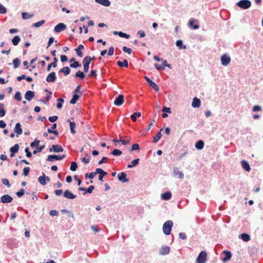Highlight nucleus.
Here are the masks:
<instances>
[{"instance_id": "32", "label": "nucleus", "mask_w": 263, "mask_h": 263, "mask_svg": "<svg viewBox=\"0 0 263 263\" xmlns=\"http://www.w3.org/2000/svg\"><path fill=\"white\" fill-rule=\"evenodd\" d=\"M117 64L120 67H127L128 66V61L126 59L124 60L123 62H121L120 61H117Z\"/></svg>"}, {"instance_id": "12", "label": "nucleus", "mask_w": 263, "mask_h": 263, "mask_svg": "<svg viewBox=\"0 0 263 263\" xmlns=\"http://www.w3.org/2000/svg\"><path fill=\"white\" fill-rule=\"evenodd\" d=\"M13 200L12 197L9 195H4L0 198V202L3 203H10Z\"/></svg>"}, {"instance_id": "7", "label": "nucleus", "mask_w": 263, "mask_h": 263, "mask_svg": "<svg viewBox=\"0 0 263 263\" xmlns=\"http://www.w3.org/2000/svg\"><path fill=\"white\" fill-rule=\"evenodd\" d=\"M91 62V59L90 58L88 59L87 58H84V59L83 60L82 64L83 66V69L84 72H87L89 70V65Z\"/></svg>"}, {"instance_id": "15", "label": "nucleus", "mask_w": 263, "mask_h": 263, "mask_svg": "<svg viewBox=\"0 0 263 263\" xmlns=\"http://www.w3.org/2000/svg\"><path fill=\"white\" fill-rule=\"evenodd\" d=\"M170 248L167 246H164L161 247L159 251V253L161 255H166L170 253Z\"/></svg>"}, {"instance_id": "33", "label": "nucleus", "mask_w": 263, "mask_h": 263, "mask_svg": "<svg viewBox=\"0 0 263 263\" xmlns=\"http://www.w3.org/2000/svg\"><path fill=\"white\" fill-rule=\"evenodd\" d=\"M38 181L42 185H45L47 184V182L45 180V173L44 172H42V176L38 178Z\"/></svg>"}, {"instance_id": "45", "label": "nucleus", "mask_w": 263, "mask_h": 263, "mask_svg": "<svg viewBox=\"0 0 263 263\" xmlns=\"http://www.w3.org/2000/svg\"><path fill=\"white\" fill-rule=\"evenodd\" d=\"M40 143V140H38L37 138H35L34 141L30 143V146L32 148H36L37 147Z\"/></svg>"}, {"instance_id": "5", "label": "nucleus", "mask_w": 263, "mask_h": 263, "mask_svg": "<svg viewBox=\"0 0 263 263\" xmlns=\"http://www.w3.org/2000/svg\"><path fill=\"white\" fill-rule=\"evenodd\" d=\"M64 151V148L62 146L59 144H54L52 145L51 147L49 148V152H54V153H60Z\"/></svg>"}, {"instance_id": "43", "label": "nucleus", "mask_w": 263, "mask_h": 263, "mask_svg": "<svg viewBox=\"0 0 263 263\" xmlns=\"http://www.w3.org/2000/svg\"><path fill=\"white\" fill-rule=\"evenodd\" d=\"M4 107V104L3 103H0V117H3L6 115V110Z\"/></svg>"}, {"instance_id": "46", "label": "nucleus", "mask_w": 263, "mask_h": 263, "mask_svg": "<svg viewBox=\"0 0 263 263\" xmlns=\"http://www.w3.org/2000/svg\"><path fill=\"white\" fill-rule=\"evenodd\" d=\"M45 147V145H41L40 146H38L37 147H36V149L33 151V154L35 155L37 153L41 152L43 149H44Z\"/></svg>"}, {"instance_id": "34", "label": "nucleus", "mask_w": 263, "mask_h": 263, "mask_svg": "<svg viewBox=\"0 0 263 263\" xmlns=\"http://www.w3.org/2000/svg\"><path fill=\"white\" fill-rule=\"evenodd\" d=\"M80 96L79 94H73L72 95V99L70 101V103L71 104H74L76 103L77 101L79 99Z\"/></svg>"}, {"instance_id": "60", "label": "nucleus", "mask_w": 263, "mask_h": 263, "mask_svg": "<svg viewBox=\"0 0 263 263\" xmlns=\"http://www.w3.org/2000/svg\"><path fill=\"white\" fill-rule=\"evenodd\" d=\"M30 167H26L23 169V175L24 176H27L29 175L30 172Z\"/></svg>"}, {"instance_id": "64", "label": "nucleus", "mask_w": 263, "mask_h": 263, "mask_svg": "<svg viewBox=\"0 0 263 263\" xmlns=\"http://www.w3.org/2000/svg\"><path fill=\"white\" fill-rule=\"evenodd\" d=\"M2 183L7 186V187H10L11 185L9 183V181L7 179H2Z\"/></svg>"}, {"instance_id": "14", "label": "nucleus", "mask_w": 263, "mask_h": 263, "mask_svg": "<svg viewBox=\"0 0 263 263\" xmlns=\"http://www.w3.org/2000/svg\"><path fill=\"white\" fill-rule=\"evenodd\" d=\"M56 79L57 76L55 72L54 71H52L48 74L46 77V81L48 83H53L55 81Z\"/></svg>"}, {"instance_id": "58", "label": "nucleus", "mask_w": 263, "mask_h": 263, "mask_svg": "<svg viewBox=\"0 0 263 263\" xmlns=\"http://www.w3.org/2000/svg\"><path fill=\"white\" fill-rule=\"evenodd\" d=\"M122 50L124 52L127 53L129 54H131L132 52V49L126 46H123L122 48Z\"/></svg>"}, {"instance_id": "2", "label": "nucleus", "mask_w": 263, "mask_h": 263, "mask_svg": "<svg viewBox=\"0 0 263 263\" xmlns=\"http://www.w3.org/2000/svg\"><path fill=\"white\" fill-rule=\"evenodd\" d=\"M207 260V253L205 251H201L196 258V263H205Z\"/></svg>"}, {"instance_id": "28", "label": "nucleus", "mask_w": 263, "mask_h": 263, "mask_svg": "<svg viewBox=\"0 0 263 263\" xmlns=\"http://www.w3.org/2000/svg\"><path fill=\"white\" fill-rule=\"evenodd\" d=\"M53 60H54V61L52 63L48 64V65L47 67V71H50L51 70V68L52 67L55 68L57 66V63L58 61V59L56 57H54Z\"/></svg>"}, {"instance_id": "53", "label": "nucleus", "mask_w": 263, "mask_h": 263, "mask_svg": "<svg viewBox=\"0 0 263 263\" xmlns=\"http://www.w3.org/2000/svg\"><path fill=\"white\" fill-rule=\"evenodd\" d=\"M182 153L180 154V156L178 157L179 160H181L184 156H185L188 153V151L187 149H182L181 150Z\"/></svg>"}, {"instance_id": "38", "label": "nucleus", "mask_w": 263, "mask_h": 263, "mask_svg": "<svg viewBox=\"0 0 263 263\" xmlns=\"http://www.w3.org/2000/svg\"><path fill=\"white\" fill-rule=\"evenodd\" d=\"M13 65V68L16 69L20 66L21 63V60L18 58H15L13 60L12 62Z\"/></svg>"}, {"instance_id": "8", "label": "nucleus", "mask_w": 263, "mask_h": 263, "mask_svg": "<svg viewBox=\"0 0 263 263\" xmlns=\"http://www.w3.org/2000/svg\"><path fill=\"white\" fill-rule=\"evenodd\" d=\"M146 81L148 83L151 87H152L157 92L159 91V86L152 80H151L148 77L145 76L144 77Z\"/></svg>"}, {"instance_id": "26", "label": "nucleus", "mask_w": 263, "mask_h": 263, "mask_svg": "<svg viewBox=\"0 0 263 263\" xmlns=\"http://www.w3.org/2000/svg\"><path fill=\"white\" fill-rule=\"evenodd\" d=\"M95 2L105 7H109L111 4L109 0H95Z\"/></svg>"}, {"instance_id": "37", "label": "nucleus", "mask_w": 263, "mask_h": 263, "mask_svg": "<svg viewBox=\"0 0 263 263\" xmlns=\"http://www.w3.org/2000/svg\"><path fill=\"white\" fill-rule=\"evenodd\" d=\"M176 45L177 46L179 49H186V47L185 45H184L183 44L182 41L181 40H177L176 42Z\"/></svg>"}, {"instance_id": "44", "label": "nucleus", "mask_w": 263, "mask_h": 263, "mask_svg": "<svg viewBox=\"0 0 263 263\" xmlns=\"http://www.w3.org/2000/svg\"><path fill=\"white\" fill-rule=\"evenodd\" d=\"M122 154V152L118 149H114L111 152V154L115 156H119Z\"/></svg>"}, {"instance_id": "62", "label": "nucleus", "mask_w": 263, "mask_h": 263, "mask_svg": "<svg viewBox=\"0 0 263 263\" xmlns=\"http://www.w3.org/2000/svg\"><path fill=\"white\" fill-rule=\"evenodd\" d=\"M97 76V70H96L92 69V70H91L88 77H90L96 78Z\"/></svg>"}, {"instance_id": "61", "label": "nucleus", "mask_w": 263, "mask_h": 263, "mask_svg": "<svg viewBox=\"0 0 263 263\" xmlns=\"http://www.w3.org/2000/svg\"><path fill=\"white\" fill-rule=\"evenodd\" d=\"M45 91L47 92L48 94H47L46 96L45 99L46 101H49L51 98V95H52V92L49 91L48 89H45Z\"/></svg>"}, {"instance_id": "22", "label": "nucleus", "mask_w": 263, "mask_h": 263, "mask_svg": "<svg viewBox=\"0 0 263 263\" xmlns=\"http://www.w3.org/2000/svg\"><path fill=\"white\" fill-rule=\"evenodd\" d=\"M201 105V101L197 97H194L193 99L192 106L193 108H198Z\"/></svg>"}, {"instance_id": "27", "label": "nucleus", "mask_w": 263, "mask_h": 263, "mask_svg": "<svg viewBox=\"0 0 263 263\" xmlns=\"http://www.w3.org/2000/svg\"><path fill=\"white\" fill-rule=\"evenodd\" d=\"M174 174L175 176L178 175L180 179H182L184 177L183 173L182 172L179 171L177 167H174Z\"/></svg>"}, {"instance_id": "57", "label": "nucleus", "mask_w": 263, "mask_h": 263, "mask_svg": "<svg viewBox=\"0 0 263 263\" xmlns=\"http://www.w3.org/2000/svg\"><path fill=\"white\" fill-rule=\"evenodd\" d=\"M25 190L22 189L16 193V195L18 197H21L25 194Z\"/></svg>"}, {"instance_id": "18", "label": "nucleus", "mask_w": 263, "mask_h": 263, "mask_svg": "<svg viewBox=\"0 0 263 263\" xmlns=\"http://www.w3.org/2000/svg\"><path fill=\"white\" fill-rule=\"evenodd\" d=\"M20 146L18 144H15L14 146L10 148V157H13L14 156L15 154L17 153L19 150Z\"/></svg>"}, {"instance_id": "63", "label": "nucleus", "mask_w": 263, "mask_h": 263, "mask_svg": "<svg viewBox=\"0 0 263 263\" xmlns=\"http://www.w3.org/2000/svg\"><path fill=\"white\" fill-rule=\"evenodd\" d=\"M7 13V9L0 3V14H5Z\"/></svg>"}, {"instance_id": "50", "label": "nucleus", "mask_w": 263, "mask_h": 263, "mask_svg": "<svg viewBox=\"0 0 263 263\" xmlns=\"http://www.w3.org/2000/svg\"><path fill=\"white\" fill-rule=\"evenodd\" d=\"M140 149V146L138 143H135L132 145L129 151H138Z\"/></svg>"}, {"instance_id": "52", "label": "nucleus", "mask_w": 263, "mask_h": 263, "mask_svg": "<svg viewBox=\"0 0 263 263\" xmlns=\"http://www.w3.org/2000/svg\"><path fill=\"white\" fill-rule=\"evenodd\" d=\"M14 98L16 100H17L18 101H20L22 100V96H21V92L18 91H16L14 96Z\"/></svg>"}, {"instance_id": "13", "label": "nucleus", "mask_w": 263, "mask_h": 263, "mask_svg": "<svg viewBox=\"0 0 263 263\" xmlns=\"http://www.w3.org/2000/svg\"><path fill=\"white\" fill-rule=\"evenodd\" d=\"M96 173H97V174H99L98 179L100 181H103V177L107 174V173L106 172L104 171L101 168H96Z\"/></svg>"}, {"instance_id": "10", "label": "nucleus", "mask_w": 263, "mask_h": 263, "mask_svg": "<svg viewBox=\"0 0 263 263\" xmlns=\"http://www.w3.org/2000/svg\"><path fill=\"white\" fill-rule=\"evenodd\" d=\"M66 28V25L63 23H60L58 24L54 28V31L56 33H60L64 30Z\"/></svg>"}, {"instance_id": "16", "label": "nucleus", "mask_w": 263, "mask_h": 263, "mask_svg": "<svg viewBox=\"0 0 263 263\" xmlns=\"http://www.w3.org/2000/svg\"><path fill=\"white\" fill-rule=\"evenodd\" d=\"M222 253L224 255V257L222 259L223 262H226L230 260L232 257V253L228 250H224Z\"/></svg>"}, {"instance_id": "54", "label": "nucleus", "mask_w": 263, "mask_h": 263, "mask_svg": "<svg viewBox=\"0 0 263 263\" xmlns=\"http://www.w3.org/2000/svg\"><path fill=\"white\" fill-rule=\"evenodd\" d=\"M81 85H78L74 90L73 94H79L80 96L82 95L83 92L80 91Z\"/></svg>"}, {"instance_id": "3", "label": "nucleus", "mask_w": 263, "mask_h": 263, "mask_svg": "<svg viewBox=\"0 0 263 263\" xmlns=\"http://www.w3.org/2000/svg\"><path fill=\"white\" fill-rule=\"evenodd\" d=\"M236 5L243 9H247L251 6V2L250 0H240Z\"/></svg>"}, {"instance_id": "40", "label": "nucleus", "mask_w": 263, "mask_h": 263, "mask_svg": "<svg viewBox=\"0 0 263 263\" xmlns=\"http://www.w3.org/2000/svg\"><path fill=\"white\" fill-rule=\"evenodd\" d=\"M163 130L162 128H161L159 132L157 133L156 136L153 138V141L154 143H157L161 138L162 137V134L161 133V131Z\"/></svg>"}, {"instance_id": "35", "label": "nucleus", "mask_w": 263, "mask_h": 263, "mask_svg": "<svg viewBox=\"0 0 263 263\" xmlns=\"http://www.w3.org/2000/svg\"><path fill=\"white\" fill-rule=\"evenodd\" d=\"M20 41L21 37L19 35L14 36L11 40L13 45L14 46L17 45Z\"/></svg>"}, {"instance_id": "56", "label": "nucleus", "mask_w": 263, "mask_h": 263, "mask_svg": "<svg viewBox=\"0 0 263 263\" xmlns=\"http://www.w3.org/2000/svg\"><path fill=\"white\" fill-rule=\"evenodd\" d=\"M119 36L121 37H124L127 39H129L130 37V35L129 34L124 33L122 31H119Z\"/></svg>"}, {"instance_id": "9", "label": "nucleus", "mask_w": 263, "mask_h": 263, "mask_svg": "<svg viewBox=\"0 0 263 263\" xmlns=\"http://www.w3.org/2000/svg\"><path fill=\"white\" fill-rule=\"evenodd\" d=\"M118 180L122 183H126L129 181V179L127 178L126 174L124 172H121L118 175Z\"/></svg>"}, {"instance_id": "20", "label": "nucleus", "mask_w": 263, "mask_h": 263, "mask_svg": "<svg viewBox=\"0 0 263 263\" xmlns=\"http://www.w3.org/2000/svg\"><path fill=\"white\" fill-rule=\"evenodd\" d=\"M189 25L194 29H198L199 28V26L197 23V21L195 19L190 20Z\"/></svg>"}, {"instance_id": "29", "label": "nucleus", "mask_w": 263, "mask_h": 263, "mask_svg": "<svg viewBox=\"0 0 263 263\" xmlns=\"http://www.w3.org/2000/svg\"><path fill=\"white\" fill-rule=\"evenodd\" d=\"M241 165L242 168L246 171L249 172L251 170V167L249 163L246 160L241 161Z\"/></svg>"}, {"instance_id": "55", "label": "nucleus", "mask_w": 263, "mask_h": 263, "mask_svg": "<svg viewBox=\"0 0 263 263\" xmlns=\"http://www.w3.org/2000/svg\"><path fill=\"white\" fill-rule=\"evenodd\" d=\"M63 73L65 76H67L70 73V69L69 67L66 66L63 67Z\"/></svg>"}, {"instance_id": "21", "label": "nucleus", "mask_w": 263, "mask_h": 263, "mask_svg": "<svg viewBox=\"0 0 263 263\" xmlns=\"http://www.w3.org/2000/svg\"><path fill=\"white\" fill-rule=\"evenodd\" d=\"M172 197V194L170 191L165 192L161 195V198L163 200H168Z\"/></svg>"}, {"instance_id": "17", "label": "nucleus", "mask_w": 263, "mask_h": 263, "mask_svg": "<svg viewBox=\"0 0 263 263\" xmlns=\"http://www.w3.org/2000/svg\"><path fill=\"white\" fill-rule=\"evenodd\" d=\"M63 196L68 199H73L76 198L77 196L71 193L69 190H67L64 191Z\"/></svg>"}, {"instance_id": "6", "label": "nucleus", "mask_w": 263, "mask_h": 263, "mask_svg": "<svg viewBox=\"0 0 263 263\" xmlns=\"http://www.w3.org/2000/svg\"><path fill=\"white\" fill-rule=\"evenodd\" d=\"M124 102V97L123 95H119L114 101V104L116 106H120L122 105Z\"/></svg>"}, {"instance_id": "42", "label": "nucleus", "mask_w": 263, "mask_h": 263, "mask_svg": "<svg viewBox=\"0 0 263 263\" xmlns=\"http://www.w3.org/2000/svg\"><path fill=\"white\" fill-rule=\"evenodd\" d=\"M141 115V114L140 112H136L130 116V118L133 121L136 122L137 117H140Z\"/></svg>"}, {"instance_id": "30", "label": "nucleus", "mask_w": 263, "mask_h": 263, "mask_svg": "<svg viewBox=\"0 0 263 263\" xmlns=\"http://www.w3.org/2000/svg\"><path fill=\"white\" fill-rule=\"evenodd\" d=\"M139 161H140L139 158H137V159H134L131 162V164H129L127 165V167L128 168H131L134 166H136V165H137L139 164Z\"/></svg>"}, {"instance_id": "51", "label": "nucleus", "mask_w": 263, "mask_h": 263, "mask_svg": "<svg viewBox=\"0 0 263 263\" xmlns=\"http://www.w3.org/2000/svg\"><path fill=\"white\" fill-rule=\"evenodd\" d=\"M61 212L62 213H67L68 217H72V218L74 217V215H73V213H72L71 212H69L67 209H62L61 210Z\"/></svg>"}, {"instance_id": "19", "label": "nucleus", "mask_w": 263, "mask_h": 263, "mask_svg": "<svg viewBox=\"0 0 263 263\" xmlns=\"http://www.w3.org/2000/svg\"><path fill=\"white\" fill-rule=\"evenodd\" d=\"M35 93L31 90H27L25 94V98L26 100L30 101L34 98Z\"/></svg>"}, {"instance_id": "24", "label": "nucleus", "mask_w": 263, "mask_h": 263, "mask_svg": "<svg viewBox=\"0 0 263 263\" xmlns=\"http://www.w3.org/2000/svg\"><path fill=\"white\" fill-rule=\"evenodd\" d=\"M239 238L245 242H248L251 239L250 236L247 233H242L239 235Z\"/></svg>"}, {"instance_id": "31", "label": "nucleus", "mask_w": 263, "mask_h": 263, "mask_svg": "<svg viewBox=\"0 0 263 263\" xmlns=\"http://www.w3.org/2000/svg\"><path fill=\"white\" fill-rule=\"evenodd\" d=\"M69 123L70 132L72 134H75L76 131L75 130L76 123L74 122L70 121L69 119L67 120Z\"/></svg>"}, {"instance_id": "4", "label": "nucleus", "mask_w": 263, "mask_h": 263, "mask_svg": "<svg viewBox=\"0 0 263 263\" xmlns=\"http://www.w3.org/2000/svg\"><path fill=\"white\" fill-rule=\"evenodd\" d=\"M66 155H62V156L59 155H50L47 158V161L49 162H52L55 160H60L65 158Z\"/></svg>"}, {"instance_id": "25", "label": "nucleus", "mask_w": 263, "mask_h": 263, "mask_svg": "<svg viewBox=\"0 0 263 263\" xmlns=\"http://www.w3.org/2000/svg\"><path fill=\"white\" fill-rule=\"evenodd\" d=\"M204 143L203 140H200L196 142L195 147L198 150H201L203 148Z\"/></svg>"}, {"instance_id": "47", "label": "nucleus", "mask_w": 263, "mask_h": 263, "mask_svg": "<svg viewBox=\"0 0 263 263\" xmlns=\"http://www.w3.org/2000/svg\"><path fill=\"white\" fill-rule=\"evenodd\" d=\"M45 20H41L39 22H37L36 23H35L32 24V27L35 28H39L44 24H45Z\"/></svg>"}, {"instance_id": "39", "label": "nucleus", "mask_w": 263, "mask_h": 263, "mask_svg": "<svg viewBox=\"0 0 263 263\" xmlns=\"http://www.w3.org/2000/svg\"><path fill=\"white\" fill-rule=\"evenodd\" d=\"M22 16L23 20H27L32 17L33 16V14H30L28 12H22Z\"/></svg>"}, {"instance_id": "59", "label": "nucleus", "mask_w": 263, "mask_h": 263, "mask_svg": "<svg viewBox=\"0 0 263 263\" xmlns=\"http://www.w3.org/2000/svg\"><path fill=\"white\" fill-rule=\"evenodd\" d=\"M25 152L26 153V156L28 158H31L32 156V153L29 151V147H27L25 149Z\"/></svg>"}, {"instance_id": "41", "label": "nucleus", "mask_w": 263, "mask_h": 263, "mask_svg": "<svg viewBox=\"0 0 263 263\" xmlns=\"http://www.w3.org/2000/svg\"><path fill=\"white\" fill-rule=\"evenodd\" d=\"M58 103L57 104V107L58 109L62 108L63 106V103L64 102V100L62 98H59L57 99Z\"/></svg>"}, {"instance_id": "48", "label": "nucleus", "mask_w": 263, "mask_h": 263, "mask_svg": "<svg viewBox=\"0 0 263 263\" xmlns=\"http://www.w3.org/2000/svg\"><path fill=\"white\" fill-rule=\"evenodd\" d=\"M70 67L72 68H77L81 67V64L78 61H75L70 64Z\"/></svg>"}, {"instance_id": "23", "label": "nucleus", "mask_w": 263, "mask_h": 263, "mask_svg": "<svg viewBox=\"0 0 263 263\" xmlns=\"http://www.w3.org/2000/svg\"><path fill=\"white\" fill-rule=\"evenodd\" d=\"M14 132L18 135L22 134L23 130L21 128V124L20 123H17L15 124V127L14 128Z\"/></svg>"}, {"instance_id": "1", "label": "nucleus", "mask_w": 263, "mask_h": 263, "mask_svg": "<svg viewBox=\"0 0 263 263\" xmlns=\"http://www.w3.org/2000/svg\"><path fill=\"white\" fill-rule=\"evenodd\" d=\"M173 222L172 220H167L164 222L163 225V232L166 235H168L171 234Z\"/></svg>"}, {"instance_id": "49", "label": "nucleus", "mask_w": 263, "mask_h": 263, "mask_svg": "<svg viewBox=\"0 0 263 263\" xmlns=\"http://www.w3.org/2000/svg\"><path fill=\"white\" fill-rule=\"evenodd\" d=\"M78 168V164L77 162L73 161L71 163V165L70 166V170L71 171H76L77 168Z\"/></svg>"}, {"instance_id": "11", "label": "nucleus", "mask_w": 263, "mask_h": 263, "mask_svg": "<svg viewBox=\"0 0 263 263\" xmlns=\"http://www.w3.org/2000/svg\"><path fill=\"white\" fill-rule=\"evenodd\" d=\"M231 62V58L229 56L223 54L221 57V64L224 66H226L229 65V64Z\"/></svg>"}, {"instance_id": "36", "label": "nucleus", "mask_w": 263, "mask_h": 263, "mask_svg": "<svg viewBox=\"0 0 263 263\" xmlns=\"http://www.w3.org/2000/svg\"><path fill=\"white\" fill-rule=\"evenodd\" d=\"M84 73V71L82 72L80 70H79L76 73L75 77L76 78H79L81 80H83L85 78V75Z\"/></svg>"}]
</instances>
